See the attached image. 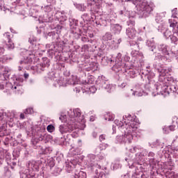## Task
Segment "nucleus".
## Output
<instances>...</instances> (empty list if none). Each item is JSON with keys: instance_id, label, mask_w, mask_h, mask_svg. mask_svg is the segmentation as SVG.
Wrapping results in <instances>:
<instances>
[{"instance_id": "nucleus-1", "label": "nucleus", "mask_w": 178, "mask_h": 178, "mask_svg": "<svg viewBox=\"0 0 178 178\" xmlns=\"http://www.w3.org/2000/svg\"><path fill=\"white\" fill-rule=\"evenodd\" d=\"M140 6V8L143 10H146V12L147 13H150V12H152V10H154V3L152 2H150V3H148L147 1H143L142 2V4L141 6Z\"/></svg>"}, {"instance_id": "nucleus-2", "label": "nucleus", "mask_w": 178, "mask_h": 178, "mask_svg": "<svg viewBox=\"0 0 178 178\" xmlns=\"http://www.w3.org/2000/svg\"><path fill=\"white\" fill-rule=\"evenodd\" d=\"M72 118H71L72 122H76L77 120V118H80L81 116V111L79 108H76L73 111V115H72Z\"/></svg>"}, {"instance_id": "nucleus-3", "label": "nucleus", "mask_w": 178, "mask_h": 178, "mask_svg": "<svg viewBox=\"0 0 178 178\" xmlns=\"http://www.w3.org/2000/svg\"><path fill=\"white\" fill-rule=\"evenodd\" d=\"M59 129H60V131L61 134H64V133H68L70 131H73V130H74L73 128L70 129V127H69V129H67L66 127V126H65V125H60Z\"/></svg>"}, {"instance_id": "nucleus-4", "label": "nucleus", "mask_w": 178, "mask_h": 178, "mask_svg": "<svg viewBox=\"0 0 178 178\" xmlns=\"http://www.w3.org/2000/svg\"><path fill=\"white\" fill-rule=\"evenodd\" d=\"M129 126H130L131 129H132V131H134V130H137V129H138V123L136 122H131L130 124H129Z\"/></svg>"}, {"instance_id": "nucleus-5", "label": "nucleus", "mask_w": 178, "mask_h": 178, "mask_svg": "<svg viewBox=\"0 0 178 178\" xmlns=\"http://www.w3.org/2000/svg\"><path fill=\"white\" fill-rule=\"evenodd\" d=\"M11 88H13V90H17L15 92H17V94H22L23 92V88H22L21 86H16L14 88L13 86H12Z\"/></svg>"}, {"instance_id": "nucleus-6", "label": "nucleus", "mask_w": 178, "mask_h": 178, "mask_svg": "<svg viewBox=\"0 0 178 178\" xmlns=\"http://www.w3.org/2000/svg\"><path fill=\"white\" fill-rule=\"evenodd\" d=\"M3 40L5 42H10V35L9 34V33H6L3 34Z\"/></svg>"}, {"instance_id": "nucleus-7", "label": "nucleus", "mask_w": 178, "mask_h": 178, "mask_svg": "<svg viewBox=\"0 0 178 178\" xmlns=\"http://www.w3.org/2000/svg\"><path fill=\"white\" fill-rule=\"evenodd\" d=\"M6 45L8 47V49H13L15 48V44H13L11 40H10V42H8V43H6Z\"/></svg>"}, {"instance_id": "nucleus-8", "label": "nucleus", "mask_w": 178, "mask_h": 178, "mask_svg": "<svg viewBox=\"0 0 178 178\" xmlns=\"http://www.w3.org/2000/svg\"><path fill=\"white\" fill-rule=\"evenodd\" d=\"M24 113H26V115H31L34 113V111L33 110V108H29L26 109Z\"/></svg>"}, {"instance_id": "nucleus-9", "label": "nucleus", "mask_w": 178, "mask_h": 178, "mask_svg": "<svg viewBox=\"0 0 178 178\" xmlns=\"http://www.w3.org/2000/svg\"><path fill=\"white\" fill-rule=\"evenodd\" d=\"M47 131L52 133L55 130V127L53 125H48L47 127Z\"/></svg>"}, {"instance_id": "nucleus-10", "label": "nucleus", "mask_w": 178, "mask_h": 178, "mask_svg": "<svg viewBox=\"0 0 178 178\" xmlns=\"http://www.w3.org/2000/svg\"><path fill=\"white\" fill-rule=\"evenodd\" d=\"M133 95L134 97H143V93L141 92L134 91L133 92Z\"/></svg>"}, {"instance_id": "nucleus-11", "label": "nucleus", "mask_w": 178, "mask_h": 178, "mask_svg": "<svg viewBox=\"0 0 178 178\" xmlns=\"http://www.w3.org/2000/svg\"><path fill=\"white\" fill-rule=\"evenodd\" d=\"M168 22L170 23V27H176L177 22H172V19H169Z\"/></svg>"}, {"instance_id": "nucleus-12", "label": "nucleus", "mask_w": 178, "mask_h": 178, "mask_svg": "<svg viewBox=\"0 0 178 178\" xmlns=\"http://www.w3.org/2000/svg\"><path fill=\"white\" fill-rule=\"evenodd\" d=\"M79 178H86V177H87L86 173L83 171L79 172Z\"/></svg>"}, {"instance_id": "nucleus-13", "label": "nucleus", "mask_w": 178, "mask_h": 178, "mask_svg": "<svg viewBox=\"0 0 178 178\" xmlns=\"http://www.w3.org/2000/svg\"><path fill=\"white\" fill-rule=\"evenodd\" d=\"M4 52H5V49L2 47H0V56L3 55Z\"/></svg>"}, {"instance_id": "nucleus-14", "label": "nucleus", "mask_w": 178, "mask_h": 178, "mask_svg": "<svg viewBox=\"0 0 178 178\" xmlns=\"http://www.w3.org/2000/svg\"><path fill=\"white\" fill-rule=\"evenodd\" d=\"M80 90H81V88L80 87H76L74 89V91H75V92H80Z\"/></svg>"}, {"instance_id": "nucleus-15", "label": "nucleus", "mask_w": 178, "mask_h": 178, "mask_svg": "<svg viewBox=\"0 0 178 178\" xmlns=\"http://www.w3.org/2000/svg\"><path fill=\"white\" fill-rule=\"evenodd\" d=\"M106 37H107V40H112V35L110 33H106Z\"/></svg>"}, {"instance_id": "nucleus-16", "label": "nucleus", "mask_w": 178, "mask_h": 178, "mask_svg": "<svg viewBox=\"0 0 178 178\" xmlns=\"http://www.w3.org/2000/svg\"><path fill=\"white\" fill-rule=\"evenodd\" d=\"M99 140L100 141H104V140H105V135H101L99 136Z\"/></svg>"}, {"instance_id": "nucleus-17", "label": "nucleus", "mask_w": 178, "mask_h": 178, "mask_svg": "<svg viewBox=\"0 0 178 178\" xmlns=\"http://www.w3.org/2000/svg\"><path fill=\"white\" fill-rule=\"evenodd\" d=\"M176 128V127L175 125H171L170 126V130L171 131H174L175 129Z\"/></svg>"}, {"instance_id": "nucleus-18", "label": "nucleus", "mask_w": 178, "mask_h": 178, "mask_svg": "<svg viewBox=\"0 0 178 178\" xmlns=\"http://www.w3.org/2000/svg\"><path fill=\"white\" fill-rule=\"evenodd\" d=\"M114 28L118 29V31H120V30H122V28H120V26L118 24L115 25Z\"/></svg>"}, {"instance_id": "nucleus-19", "label": "nucleus", "mask_w": 178, "mask_h": 178, "mask_svg": "<svg viewBox=\"0 0 178 178\" xmlns=\"http://www.w3.org/2000/svg\"><path fill=\"white\" fill-rule=\"evenodd\" d=\"M44 136L41 135L40 137H39V141H42V140H44Z\"/></svg>"}, {"instance_id": "nucleus-20", "label": "nucleus", "mask_w": 178, "mask_h": 178, "mask_svg": "<svg viewBox=\"0 0 178 178\" xmlns=\"http://www.w3.org/2000/svg\"><path fill=\"white\" fill-rule=\"evenodd\" d=\"M3 119V113H0V120H2Z\"/></svg>"}, {"instance_id": "nucleus-21", "label": "nucleus", "mask_w": 178, "mask_h": 178, "mask_svg": "<svg viewBox=\"0 0 178 178\" xmlns=\"http://www.w3.org/2000/svg\"><path fill=\"white\" fill-rule=\"evenodd\" d=\"M94 120H95V118H94V116H91L90 117V122H94Z\"/></svg>"}, {"instance_id": "nucleus-22", "label": "nucleus", "mask_w": 178, "mask_h": 178, "mask_svg": "<svg viewBox=\"0 0 178 178\" xmlns=\"http://www.w3.org/2000/svg\"><path fill=\"white\" fill-rule=\"evenodd\" d=\"M4 86L3 84L0 83V90H3Z\"/></svg>"}, {"instance_id": "nucleus-23", "label": "nucleus", "mask_w": 178, "mask_h": 178, "mask_svg": "<svg viewBox=\"0 0 178 178\" xmlns=\"http://www.w3.org/2000/svg\"><path fill=\"white\" fill-rule=\"evenodd\" d=\"M20 118H21V119H24V114L22 113L20 115Z\"/></svg>"}, {"instance_id": "nucleus-24", "label": "nucleus", "mask_w": 178, "mask_h": 178, "mask_svg": "<svg viewBox=\"0 0 178 178\" xmlns=\"http://www.w3.org/2000/svg\"><path fill=\"white\" fill-rule=\"evenodd\" d=\"M24 77H25V79L29 78V74H24Z\"/></svg>"}, {"instance_id": "nucleus-25", "label": "nucleus", "mask_w": 178, "mask_h": 178, "mask_svg": "<svg viewBox=\"0 0 178 178\" xmlns=\"http://www.w3.org/2000/svg\"><path fill=\"white\" fill-rule=\"evenodd\" d=\"M128 35H129V37H134L135 35L134 34V35H131L130 33H128Z\"/></svg>"}, {"instance_id": "nucleus-26", "label": "nucleus", "mask_w": 178, "mask_h": 178, "mask_svg": "<svg viewBox=\"0 0 178 178\" xmlns=\"http://www.w3.org/2000/svg\"><path fill=\"white\" fill-rule=\"evenodd\" d=\"M108 120H113V117H109Z\"/></svg>"}, {"instance_id": "nucleus-27", "label": "nucleus", "mask_w": 178, "mask_h": 178, "mask_svg": "<svg viewBox=\"0 0 178 178\" xmlns=\"http://www.w3.org/2000/svg\"><path fill=\"white\" fill-rule=\"evenodd\" d=\"M176 10H177V9L175 8V9H174V10H172V12H176Z\"/></svg>"}, {"instance_id": "nucleus-28", "label": "nucleus", "mask_w": 178, "mask_h": 178, "mask_svg": "<svg viewBox=\"0 0 178 178\" xmlns=\"http://www.w3.org/2000/svg\"><path fill=\"white\" fill-rule=\"evenodd\" d=\"M0 63H3V61L0 60Z\"/></svg>"}, {"instance_id": "nucleus-29", "label": "nucleus", "mask_w": 178, "mask_h": 178, "mask_svg": "<svg viewBox=\"0 0 178 178\" xmlns=\"http://www.w3.org/2000/svg\"><path fill=\"white\" fill-rule=\"evenodd\" d=\"M92 89H94V87H91L90 90H92Z\"/></svg>"}, {"instance_id": "nucleus-30", "label": "nucleus", "mask_w": 178, "mask_h": 178, "mask_svg": "<svg viewBox=\"0 0 178 178\" xmlns=\"http://www.w3.org/2000/svg\"><path fill=\"white\" fill-rule=\"evenodd\" d=\"M109 115H110V114H109V113L106 114V116H109Z\"/></svg>"}, {"instance_id": "nucleus-31", "label": "nucleus", "mask_w": 178, "mask_h": 178, "mask_svg": "<svg viewBox=\"0 0 178 178\" xmlns=\"http://www.w3.org/2000/svg\"><path fill=\"white\" fill-rule=\"evenodd\" d=\"M129 133H131V130H129Z\"/></svg>"}, {"instance_id": "nucleus-32", "label": "nucleus", "mask_w": 178, "mask_h": 178, "mask_svg": "<svg viewBox=\"0 0 178 178\" xmlns=\"http://www.w3.org/2000/svg\"><path fill=\"white\" fill-rule=\"evenodd\" d=\"M60 119H62V117H60Z\"/></svg>"}, {"instance_id": "nucleus-33", "label": "nucleus", "mask_w": 178, "mask_h": 178, "mask_svg": "<svg viewBox=\"0 0 178 178\" xmlns=\"http://www.w3.org/2000/svg\"><path fill=\"white\" fill-rule=\"evenodd\" d=\"M21 63H23V61H22Z\"/></svg>"}, {"instance_id": "nucleus-34", "label": "nucleus", "mask_w": 178, "mask_h": 178, "mask_svg": "<svg viewBox=\"0 0 178 178\" xmlns=\"http://www.w3.org/2000/svg\"><path fill=\"white\" fill-rule=\"evenodd\" d=\"M9 86H10V83H8Z\"/></svg>"}]
</instances>
